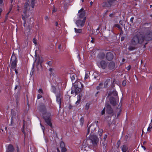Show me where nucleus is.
<instances>
[{
  "instance_id": "nucleus-1",
  "label": "nucleus",
  "mask_w": 152,
  "mask_h": 152,
  "mask_svg": "<svg viewBox=\"0 0 152 152\" xmlns=\"http://www.w3.org/2000/svg\"><path fill=\"white\" fill-rule=\"evenodd\" d=\"M145 40L144 36L140 32L135 34L131 40V44L133 45L138 44H142Z\"/></svg>"
},
{
  "instance_id": "nucleus-2",
  "label": "nucleus",
  "mask_w": 152,
  "mask_h": 152,
  "mask_svg": "<svg viewBox=\"0 0 152 152\" xmlns=\"http://www.w3.org/2000/svg\"><path fill=\"white\" fill-rule=\"evenodd\" d=\"M91 130V133L90 134L89 141L92 144L91 145L95 146L96 145L99 141V139L95 135H94L93 132L96 129V128L94 125H91L89 127Z\"/></svg>"
},
{
  "instance_id": "nucleus-3",
  "label": "nucleus",
  "mask_w": 152,
  "mask_h": 152,
  "mask_svg": "<svg viewBox=\"0 0 152 152\" xmlns=\"http://www.w3.org/2000/svg\"><path fill=\"white\" fill-rule=\"evenodd\" d=\"M50 113H46L44 115L43 118L47 124L51 127H52V124L50 121Z\"/></svg>"
},
{
  "instance_id": "nucleus-4",
  "label": "nucleus",
  "mask_w": 152,
  "mask_h": 152,
  "mask_svg": "<svg viewBox=\"0 0 152 152\" xmlns=\"http://www.w3.org/2000/svg\"><path fill=\"white\" fill-rule=\"evenodd\" d=\"M11 64L10 67L11 68L14 69L16 66L17 58L16 56L14 55H12L11 56L10 59Z\"/></svg>"
},
{
  "instance_id": "nucleus-5",
  "label": "nucleus",
  "mask_w": 152,
  "mask_h": 152,
  "mask_svg": "<svg viewBox=\"0 0 152 152\" xmlns=\"http://www.w3.org/2000/svg\"><path fill=\"white\" fill-rule=\"evenodd\" d=\"M22 19L24 21V23L23 24V26H26V24L27 23H28V26H29V25L31 24V20H33V18H31L30 16H27L24 17L22 16Z\"/></svg>"
},
{
  "instance_id": "nucleus-6",
  "label": "nucleus",
  "mask_w": 152,
  "mask_h": 152,
  "mask_svg": "<svg viewBox=\"0 0 152 152\" xmlns=\"http://www.w3.org/2000/svg\"><path fill=\"white\" fill-rule=\"evenodd\" d=\"M86 17H84L82 20L79 19L76 21V24L78 27H83L85 23L86 20Z\"/></svg>"
},
{
  "instance_id": "nucleus-7",
  "label": "nucleus",
  "mask_w": 152,
  "mask_h": 152,
  "mask_svg": "<svg viewBox=\"0 0 152 152\" xmlns=\"http://www.w3.org/2000/svg\"><path fill=\"white\" fill-rule=\"evenodd\" d=\"M98 66L99 68L103 69H105L107 67V64L106 61L104 60H102L97 63Z\"/></svg>"
},
{
  "instance_id": "nucleus-8",
  "label": "nucleus",
  "mask_w": 152,
  "mask_h": 152,
  "mask_svg": "<svg viewBox=\"0 0 152 152\" xmlns=\"http://www.w3.org/2000/svg\"><path fill=\"white\" fill-rule=\"evenodd\" d=\"M116 1L115 0H108L107 2L103 3V6L108 7H110Z\"/></svg>"
},
{
  "instance_id": "nucleus-9",
  "label": "nucleus",
  "mask_w": 152,
  "mask_h": 152,
  "mask_svg": "<svg viewBox=\"0 0 152 152\" xmlns=\"http://www.w3.org/2000/svg\"><path fill=\"white\" fill-rule=\"evenodd\" d=\"M110 103L113 106H115L118 102V96L116 98L113 97H110Z\"/></svg>"
},
{
  "instance_id": "nucleus-10",
  "label": "nucleus",
  "mask_w": 152,
  "mask_h": 152,
  "mask_svg": "<svg viewBox=\"0 0 152 152\" xmlns=\"http://www.w3.org/2000/svg\"><path fill=\"white\" fill-rule=\"evenodd\" d=\"M145 39L146 41H149L152 39V32L150 31H148L144 36Z\"/></svg>"
},
{
  "instance_id": "nucleus-11",
  "label": "nucleus",
  "mask_w": 152,
  "mask_h": 152,
  "mask_svg": "<svg viewBox=\"0 0 152 152\" xmlns=\"http://www.w3.org/2000/svg\"><path fill=\"white\" fill-rule=\"evenodd\" d=\"M78 13L79 15H78L79 18L80 19L83 18L85 16V12L83 8H82L80 10H79Z\"/></svg>"
},
{
  "instance_id": "nucleus-12",
  "label": "nucleus",
  "mask_w": 152,
  "mask_h": 152,
  "mask_svg": "<svg viewBox=\"0 0 152 152\" xmlns=\"http://www.w3.org/2000/svg\"><path fill=\"white\" fill-rule=\"evenodd\" d=\"M106 111L107 113L108 114H113V110L111 106L107 104L106 106Z\"/></svg>"
},
{
  "instance_id": "nucleus-13",
  "label": "nucleus",
  "mask_w": 152,
  "mask_h": 152,
  "mask_svg": "<svg viewBox=\"0 0 152 152\" xmlns=\"http://www.w3.org/2000/svg\"><path fill=\"white\" fill-rule=\"evenodd\" d=\"M25 10H32L34 8H31V5L30 4L29 1H27L26 2L25 4Z\"/></svg>"
},
{
  "instance_id": "nucleus-14",
  "label": "nucleus",
  "mask_w": 152,
  "mask_h": 152,
  "mask_svg": "<svg viewBox=\"0 0 152 152\" xmlns=\"http://www.w3.org/2000/svg\"><path fill=\"white\" fill-rule=\"evenodd\" d=\"M113 54L111 52L107 53L106 56V58L108 61L112 60L113 58Z\"/></svg>"
},
{
  "instance_id": "nucleus-15",
  "label": "nucleus",
  "mask_w": 152,
  "mask_h": 152,
  "mask_svg": "<svg viewBox=\"0 0 152 152\" xmlns=\"http://www.w3.org/2000/svg\"><path fill=\"white\" fill-rule=\"evenodd\" d=\"M115 66V63L114 62L111 61L108 64V68L110 70H114Z\"/></svg>"
},
{
  "instance_id": "nucleus-16",
  "label": "nucleus",
  "mask_w": 152,
  "mask_h": 152,
  "mask_svg": "<svg viewBox=\"0 0 152 152\" xmlns=\"http://www.w3.org/2000/svg\"><path fill=\"white\" fill-rule=\"evenodd\" d=\"M56 101L59 105V107L61 106V96L60 94L59 93L57 94L56 96Z\"/></svg>"
},
{
  "instance_id": "nucleus-17",
  "label": "nucleus",
  "mask_w": 152,
  "mask_h": 152,
  "mask_svg": "<svg viewBox=\"0 0 152 152\" xmlns=\"http://www.w3.org/2000/svg\"><path fill=\"white\" fill-rule=\"evenodd\" d=\"M14 148L12 145L9 144L7 149L6 152H14Z\"/></svg>"
},
{
  "instance_id": "nucleus-18",
  "label": "nucleus",
  "mask_w": 152,
  "mask_h": 152,
  "mask_svg": "<svg viewBox=\"0 0 152 152\" xmlns=\"http://www.w3.org/2000/svg\"><path fill=\"white\" fill-rule=\"evenodd\" d=\"M105 54L103 53H100L98 55V58L100 59H104L105 57Z\"/></svg>"
},
{
  "instance_id": "nucleus-19",
  "label": "nucleus",
  "mask_w": 152,
  "mask_h": 152,
  "mask_svg": "<svg viewBox=\"0 0 152 152\" xmlns=\"http://www.w3.org/2000/svg\"><path fill=\"white\" fill-rule=\"evenodd\" d=\"M78 85L77 84L75 85H74V87L75 88V92L77 93H79L81 91L80 88L79 86H78Z\"/></svg>"
},
{
  "instance_id": "nucleus-20",
  "label": "nucleus",
  "mask_w": 152,
  "mask_h": 152,
  "mask_svg": "<svg viewBox=\"0 0 152 152\" xmlns=\"http://www.w3.org/2000/svg\"><path fill=\"white\" fill-rule=\"evenodd\" d=\"M128 149L127 146L126 145H123L121 148L122 151L123 152H126Z\"/></svg>"
},
{
  "instance_id": "nucleus-21",
  "label": "nucleus",
  "mask_w": 152,
  "mask_h": 152,
  "mask_svg": "<svg viewBox=\"0 0 152 152\" xmlns=\"http://www.w3.org/2000/svg\"><path fill=\"white\" fill-rule=\"evenodd\" d=\"M43 61V59L42 57H39L38 60L37 61L38 64H40Z\"/></svg>"
},
{
  "instance_id": "nucleus-22",
  "label": "nucleus",
  "mask_w": 152,
  "mask_h": 152,
  "mask_svg": "<svg viewBox=\"0 0 152 152\" xmlns=\"http://www.w3.org/2000/svg\"><path fill=\"white\" fill-rule=\"evenodd\" d=\"M75 31L77 33H80L82 32V30L81 29H77L76 28H74Z\"/></svg>"
},
{
  "instance_id": "nucleus-23",
  "label": "nucleus",
  "mask_w": 152,
  "mask_h": 152,
  "mask_svg": "<svg viewBox=\"0 0 152 152\" xmlns=\"http://www.w3.org/2000/svg\"><path fill=\"white\" fill-rule=\"evenodd\" d=\"M29 2L31 5V8H34L35 4V0H30Z\"/></svg>"
},
{
  "instance_id": "nucleus-24",
  "label": "nucleus",
  "mask_w": 152,
  "mask_h": 152,
  "mask_svg": "<svg viewBox=\"0 0 152 152\" xmlns=\"http://www.w3.org/2000/svg\"><path fill=\"white\" fill-rule=\"evenodd\" d=\"M121 111V109L120 108L117 109L116 110V112H117V117H118L119 116Z\"/></svg>"
},
{
  "instance_id": "nucleus-25",
  "label": "nucleus",
  "mask_w": 152,
  "mask_h": 152,
  "mask_svg": "<svg viewBox=\"0 0 152 152\" xmlns=\"http://www.w3.org/2000/svg\"><path fill=\"white\" fill-rule=\"evenodd\" d=\"M90 105V104L89 103H87L85 106V109L87 110H88L89 108Z\"/></svg>"
},
{
  "instance_id": "nucleus-26",
  "label": "nucleus",
  "mask_w": 152,
  "mask_h": 152,
  "mask_svg": "<svg viewBox=\"0 0 152 152\" xmlns=\"http://www.w3.org/2000/svg\"><path fill=\"white\" fill-rule=\"evenodd\" d=\"M89 73L88 72H86L85 73V76L84 77L85 80L88 79L89 77Z\"/></svg>"
},
{
  "instance_id": "nucleus-27",
  "label": "nucleus",
  "mask_w": 152,
  "mask_h": 152,
  "mask_svg": "<svg viewBox=\"0 0 152 152\" xmlns=\"http://www.w3.org/2000/svg\"><path fill=\"white\" fill-rule=\"evenodd\" d=\"M152 128V125L151 124H149V126L147 130L148 131L151 132V129Z\"/></svg>"
},
{
  "instance_id": "nucleus-28",
  "label": "nucleus",
  "mask_w": 152,
  "mask_h": 152,
  "mask_svg": "<svg viewBox=\"0 0 152 152\" xmlns=\"http://www.w3.org/2000/svg\"><path fill=\"white\" fill-rule=\"evenodd\" d=\"M76 75L74 74H72L71 75V77L72 80H75V77Z\"/></svg>"
},
{
  "instance_id": "nucleus-29",
  "label": "nucleus",
  "mask_w": 152,
  "mask_h": 152,
  "mask_svg": "<svg viewBox=\"0 0 152 152\" xmlns=\"http://www.w3.org/2000/svg\"><path fill=\"white\" fill-rule=\"evenodd\" d=\"M114 26L116 27H117L120 30H122V28L121 27L120 25H119V24H115Z\"/></svg>"
},
{
  "instance_id": "nucleus-30",
  "label": "nucleus",
  "mask_w": 152,
  "mask_h": 152,
  "mask_svg": "<svg viewBox=\"0 0 152 152\" xmlns=\"http://www.w3.org/2000/svg\"><path fill=\"white\" fill-rule=\"evenodd\" d=\"M110 79H107L106 80L105 82L104 83V86H107L108 83L110 82Z\"/></svg>"
},
{
  "instance_id": "nucleus-31",
  "label": "nucleus",
  "mask_w": 152,
  "mask_h": 152,
  "mask_svg": "<svg viewBox=\"0 0 152 152\" xmlns=\"http://www.w3.org/2000/svg\"><path fill=\"white\" fill-rule=\"evenodd\" d=\"M55 26H56V28L58 30L59 29L60 27L58 25V23L57 22H56L55 23Z\"/></svg>"
},
{
  "instance_id": "nucleus-32",
  "label": "nucleus",
  "mask_w": 152,
  "mask_h": 152,
  "mask_svg": "<svg viewBox=\"0 0 152 152\" xmlns=\"http://www.w3.org/2000/svg\"><path fill=\"white\" fill-rule=\"evenodd\" d=\"M61 148L65 147L64 143L63 142H61L60 143Z\"/></svg>"
},
{
  "instance_id": "nucleus-33",
  "label": "nucleus",
  "mask_w": 152,
  "mask_h": 152,
  "mask_svg": "<svg viewBox=\"0 0 152 152\" xmlns=\"http://www.w3.org/2000/svg\"><path fill=\"white\" fill-rule=\"evenodd\" d=\"M135 48L133 46H130L129 47V50H131V51L134 50L135 49Z\"/></svg>"
},
{
  "instance_id": "nucleus-34",
  "label": "nucleus",
  "mask_w": 152,
  "mask_h": 152,
  "mask_svg": "<svg viewBox=\"0 0 152 152\" xmlns=\"http://www.w3.org/2000/svg\"><path fill=\"white\" fill-rule=\"evenodd\" d=\"M12 7H10V11H9V12H8L6 14V19H7V18L8 17V15L9 14V13H10V11H11V9H12Z\"/></svg>"
},
{
  "instance_id": "nucleus-35",
  "label": "nucleus",
  "mask_w": 152,
  "mask_h": 152,
  "mask_svg": "<svg viewBox=\"0 0 152 152\" xmlns=\"http://www.w3.org/2000/svg\"><path fill=\"white\" fill-rule=\"evenodd\" d=\"M61 148V152H65L66 151V148H65V147Z\"/></svg>"
},
{
  "instance_id": "nucleus-36",
  "label": "nucleus",
  "mask_w": 152,
  "mask_h": 152,
  "mask_svg": "<svg viewBox=\"0 0 152 152\" xmlns=\"http://www.w3.org/2000/svg\"><path fill=\"white\" fill-rule=\"evenodd\" d=\"M57 10L56 8L54 6H53V9L52 10V13H54L55 12H56Z\"/></svg>"
},
{
  "instance_id": "nucleus-37",
  "label": "nucleus",
  "mask_w": 152,
  "mask_h": 152,
  "mask_svg": "<svg viewBox=\"0 0 152 152\" xmlns=\"http://www.w3.org/2000/svg\"><path fill=\"white\" fill-rule=\"evenodd\" d=\"M80 121L81 124L83 125L84 122V119L83 118H81L80 119Z\"/></svg>"
},
{
  "instance_id": "nucleus-38",
  "label": "nucleus",
  "mask_w": 152,
  "mask_h": 152,
  "mask_svg": "<svg viewBox=\"0 0 152 152\" xmlns=\"http://www.w3.org/2000/svg\"><path fill=\"white\" fill-rule=\"evenodd\" d=\"M113 94L114 96H117V93L116 91H113Z\"/></svg>"
},
{
  "instance_id": "nucleus-39",
  "label": "nucleus",
  "mask_w": 152,
  "mask_h": 152,
  "mask_svg": "<svg viewBox=\"0 0 152 152\" xmlns=\"http://www.w3.org/2000/svg\"><path fill=\"white\" fill-rule=\"evenodd\" d=\"M77 84L78 85V86L80 85L81 86V87L82 88H83V84H82V83L80 82H78L77 83Z\"/></svg>"
},
{
  "instance_id": "nucleus-40",
  "label": "nucleus",
  "mask_w": 152,
  "mask_h": 152,
  "mask_svg": "<svg viewBox=\"0 0 152 152\" xmlns=\"http://www.w3.org/2000/svg\"><path fill=\"white\" fill-rule=\"evenodd\" d=\"M81 96L79 94L77 96V100L80 101L81 100Z\"/></svg>"
},
{
  "instance_id": "nucleus-41",
  "label": "nucleus",
  "mask_w": 152,
  "mask_h": 152,
  "mask_svg": "<svg viewBox=\"0 0 152 152\" xmlns=\"http://www.w3.org/2000/svg\"><path fill=\"white\" fill-rule=\"evenodd\" d=\"M126 80H124L123 81L122 84L123 85L125 86L126 85Z\"/></svg>"
},
{
  "instance_id": "nucleus-42",
  "label": "nucleus",
  "mask_w": 152,
  "mask_h": 152,
  "mask_svg": "<svg viewBox=\"0 0 152 152\" xmlns=\"http://www.w3.org/2000/svg\"><path fill=\"white\" fill-rule=\"evenodd\" d=\"M105 107H104L101 111V114L103 115L105 113Z\"/></svg>"
},
{
  "instance_id": "nucleus-43",
  "label": "nucleus",
  "mask_w": 152,
  "mask_h": 152,
  "mask_svg": "<svg viewBox=\"0 0 152 152\" xmlns=\"http://www.w3.org/2000/svg\"><path fill=\"white\" fill-rule=\"evenodd\" d=\"M38 92L39 93H42L43 92V91H42V89H41V88L39 89L38 90Z\"/></svg>"
},
{
  "instance_id": "nucleus-44",
  "label": "nucleus",
  "mask_w": 152,
  "mask_h": 152,
  "mask_svg": "<svg viewBox=\"0 0 152 152\" xmlns=\"http://www.w3.org/2000/svg\"><path fill=\"white\" fill-rule=\"evenodd\" d=\"M42 97V96L41 94H38L37 95V99H39L41 98Z\"/></svg>"
},
{
  "instance_id": "nucleus-45",
  "label": "nucleus",
  "mask_w": 152,
  "mask_h": 152,
  "mask_svg": "<svg viewBox=\"0 0 152 152\" xmlns=\"http://www.w3.org/2000/svg\"><path fill=\"white\" fill-rule=\"evenodd\" d=\"M45 19L47 21L49 20V18L48 16H45Z\"/></svg>"
},
{
  "instance_id": "nucleus-46",
  "label": "nucleus",
  "mask_w": 152,
  "mask_h": 152,
  "mask_svg": "<svg viewBox=\"0 0 152 152\" xmlns=\"http://www.w3.org/2000/svg\"><path fill=\"white\" fill-rule=\"evenodd\" d=\"M33 42L35 44H37L36 40L35 38H34L33 39Z\"/></svg>"
},
{
  "instance_id": "nucleus-47",
  "label": "nucleus",
  "mask_w": 152,
  "mask_h": 152,
  "mask_svg": "<svg viewBox=\"0 0 152 152\" xmlns=\"http://www.w3.org/2000/svg\"><path fill=\"white\" fill-rule=\"evenodd\" d=\"M134 19V17H131V18L130 19V21L131 22H132V23H133V22Z\"/></svg>"
},
{
  "instance_id": "nucleus-48",
  "label": "nucleus",
  "mask_w": 152,
  "mask_h": 152,
  "mask_svg": "<svg viewBox=\"0 0 152 152\" xmlns=\"http://www.w3.org/2000/svg\"><path fill=\"white\" fill-rule=\"evenodd\" d=\"M52 89H53V92L54 93H56V88L55 87H52Z\"/></svg>"
},
{
  "instance_id": "nucleus-49",
  "label": "nucleus",
  "mask_w": 152,
  "mask_h": 152,
  "mask_svg": "<svg viewBox=\"0 0 152 152\" xmlns=\"http://www.w3.org/2000/svg\"><path fill=\"white\" fill-rule=\"evenodd\" d=\"M40 125L41 126L42 129L43 130V132H44V129H45V128L44 126H42V125L41 124H40Z\"/></svg>"
},
{
  "instance_id": "nucleus-50",
  "label": "nucleus",
  "mask_w": 152,
  "mask_h": 152,
  "mask_svg": "<svg viewBox=\"0 0 152 152\" xmlns=\"http://www.w3.org/2000/svg\"><path fill=\"white\" fill-rule=\"evenodd\" d=\"M131 68L130 66L129 65L126 67V69L127 70H129Z\"/></svg>"
},
{
  "instance_id": "nucleus-51",
  "label": "nucleus",
  "mask_w": 152,
  "mask_h": 152,
  "mask_svg": "<svg viewBox=\"0 0 152 152\" xmlns=\"http://www.w3.org/2000/svg\"><path fill=\"white\" fill-rule=\"evenodd\" d=\"M90 130V128H89V127H88V129H87V134H88L89 133Z\"/></svg>"
},
{
  "instance_id": "nucleus-52",
  "label": "nucleus",
  "mask_w": 152,
  "mask_h": 152,
  "mask_svg": "<svg viewBox=\"0 0 152 152\" xmlns=\"http://www.w3.org/2000/svg\"><path fill=\"white\" fill-rule=\"evenodd\" d=\"M80 102V101H79V100H77L75 104H77L79 103Z\"/></svg>"
},
{
  "instance_id": "nucleus-53",
  "label": "nucleus",
  "mask_w": 152,
  "mask_h": 152,
  "mask_svg": "<svg viewBox=\"0 0 152 152\" xmlns=\"http://www.w3.org/2000/svg\"><path fill=\"white\" fill-rule=\"evenodd\" d=\"M107 134H105L104 136V140H105L106 138H107Z\"/></svg>"
},
{
  "instance_id": "nucleus-54",
  "label": "nucleus",
  "mask_w": 152,
  "mask_h": 152,
  "mask_svg": "<svg viewBox=\"0 0 152 152\" xmlns=\"http://www.w3.org/2000/svg\"><path fill=\"white\" fill-rule=\"evenodd\" d=\"M42 107L44 109V110H41V109H40V110L41 111H44V110H45V106H42Z\"/></svg>"
},
{
  "instance_id": "nucleus-55",
  "label": "nucleus",
  "mask_w": 152,
  "mask_h": 152,
  "mask_svg": "<svg viewBox=\"0 0 152 152\" xmlns=\"http://www.w3.org/2000/svg\"><path fill=\"white\" fill-rule=\"evenodd\" d=\"M119 23L121 25H123V21L122 20H120L119 21Z\"/></svg>"
},
{
  "instance_id": "nucleus-56",
  "label": "nucleus",
  "mask_w": 152,
  "mask_h": 152,
  "mask_svg": "<svg viewBox=\"0 0 152 152\" xmlns=\"http://www.w3.org/2000/svg\"><path fill=\"white\" fill-rule=\"evenodd\" d=\"M49 70L51 72H52L53 70V69L52 68H50L49 69Z\"/></svg>"
},
{
  "instance_id": "nucleus-57",
  "label": "nucleus",
  "mask_w": 152,
  "mask_h": 152,
  "mask_svg": "<svg viewBox=\"0 0 152 152\" xmlns=\"http://www.w3.org/2000/svg\"><path fill=\"white\" fill-rule=\"evenodd\" d=\"M152 89V83L151 84L150 87H149V89L151 90Z\"/></svg>"
},
{
  "instance_id": "nucleus-58",
  "label": "nucleus",
  "mask_w": 152,
  "mask_h": 152,
  "mask_svg": "<svg viewBox=\"0 0 152 152\" xmlns=\"http://www.w3.org/2000/svg\"><path fill=\"white\" fill-rule=\"evenodd\" d=\"M102 132H103L102 130V129H99V133H101V132L102 133Z\"/></svg>"
},
{
  "instance_id": "nucleus-59",
  "label": "nucleus",
  "mask_w": 152,
  "mask_h": 152,
  "mask_svg": "<svg viewBox=\"0 0 152 152\" xmlns=\"http://www.w3.org/2000/svg\"><path fill=\"white\" fill-rule=\"evenodd\" d=\"M141 147L144 150H145L146 148H145V146H142V145Z\"/></svg>"
},
{
  "instance_id": "nucleus-60",
  "label": "nucleus",
  "mask_w": 152,
  "mask_h": 152,
  "mask_svg": "<svg viewBox=\"0 0 152 152\" xmlns=\"http://www.w3.org/2000/svg\"><path fill=\"white\" fill-rule=\"evenodd\" d=\"M99 135L101 137L102 136V133H99Z\"/></svg>"
},
{
  "instance_id": "nucleus-61",
  "label": "nucleus",
  "mask_w": 152,
  "mask_h": 152,
  "mask_svg": "<svg viewBox=\"0 0 152 152\" xmlns=\"http://www.w3.org/2000/svg\"><path fill=\"white\" fill-rule=\"evenodd\" d=\"M3 3L2 0H0V4H1Z\"/></svg>"
},
{
  "instance_id": "nucleus-62",
  "label": "nucleus",
  "mask_w": 152,
  "mask_h": 152,
  "mask_svg": "<svg viewBox=\"0 0 152 152\" xmlns=\"http://www.w3.org/2000/svg\"><path fill=\"white\" fill-rule=\"evenodd\" d=\"M72 107L71 105H70L69 107V109H71Z\"/></svg>"
},
{
  "instance_id": "nucleus-63",
  "label": "nucleus",
  "mask_w": 152,
  "mask_h": 152,
  "mask_svg": "<svg viewBox=\"0 0 152 152\" xmlns=\"http://www.w3.org/2000/svg\"><path fill=\"white\" fill-rule=\"evenodd\" d=\"M58 49H61V45H59L58 47Z\"/></svg>"
},
{
  "instance_id": "nucleus-64",
  "label": "nucleus",
  "mask_w": 152,
  "mask_h": 152,
  "mask_svg": "<svg viewBox=\"0 0 152 152\" xmlns=\"http://www.w3.org/2000/svg\"><path fill=\"white\" fill-rule=\"evenodd\" d=\"M15 72L16 74H17L18 73V72H17V71L16 69H15Z\"/></svg>"
}]
</instances>
